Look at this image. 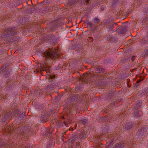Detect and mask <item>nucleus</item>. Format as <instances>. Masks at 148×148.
Listing matches in <instances>:
<instances>
[{
    "label": "nucleus",
    "mask_w": 148,
    "mask_h": 148,
    "mask_svg": "<svg viewBox=\"0 0 148 148\" xmlns=\"http://www.w3.org/2000/svg\"><path fill=\"white\" fill-rule=\"evenodd\" d=\"M100 22V20L97 18H95L93 19V22L95 23H98Z\"/></svg>",
    "instance_id": "412c9836"
},
{
    "label": "nucleus",
    "mask_w": 148,
    "mask_h": 148,
    "mask_svg": "<svg viewBox=\"0 0 148 148\" xmlns=\"http://www.w3.org/2000/svg\"><path fill=\"white\" fill-rule=\"evenodd\" d=\"M53 130V128H48L46 131L47 132V134H51L52 133V131Z\"/></svg>",
    "instance_id": "a211bd4d"
},
{
    "label": "nucleus",
    "mask_w": 148,
    "mask_h": 148,
    "mask_svg": "<svg viewBox=\"0 0 148 148\" xmlns=\"http://www.w3.org/2000/svg\"><path fill=\"white\" fill-rule=\"evenodd\" d=\"M64 24V23L60 21H56L55 22H52L51 23V25H49L48 27L50 30L51 31L53 30L54 29L57 28L58 26H60Z\"/></svg>",
    "instance_id": "7ed1b4c3"
},
{
    "label": "nucleus",
    "mask_w": 148,
    "mask_h": 148,
    "mask_svg": "<svg viewBox=\"0 0 148 148\" xmlns=\"http://www.w3.org/2000/svg\"><path fill=\"white\" fill-rule=\"evenodd\" d=\"M4 97H5V96L4 95L0 94V99H4Z\"/></svg>",
    "instance_id": "bb28decb"
},
{
    "label": "nucleus",
    "mask_w": 148,
    "mask_h": 148,
    "mask_svg": "<svg viewBox=\"0 0 148 148\" xmlns=\"http://www.w3.org/2000/svg\"><path fill=\"white\" fill-rule=\"evenodd\" d=\"M27 148H32V147L29 146V147H27Z\"/></svg>",
    "instance_id": "f704fd0d"
},
{
    "label": "nucleus",
    "mask_w": 148,
    "mask_h": 148,
    "mask_svg": "<svg viewBox=\"0 0 148 148\" xmlns=\"http://www.w3.org/2000/svg\"><path fill=\"white\" fill-rule=\"evenodd\" d=\"M59 98V97H57L55 99V101L56 102H58V99Z\"/></svg>",
    "instance_id": "7c9ffc66"
},
{
    "label": "nucleus",
    "mask_w": 148,
    "mask_h": 148,
    "mask_svg": "<svg viewBox=\"0 0 148 148\" xmlns=\"http://www.w3.org/2000/svg\"><path fill=\"white\" fill-rule=\"evenodd\" d=\"M102 9H104L105 8V6H102Z\"/></svg>",
    "instance_id": "c9c22d12"
},
{
    "label": "nucleus",
    "mask_w": 148,
    "mask_h": 148,
    "mask_svg": "<svg viewBox=\"0 0 148 148\" xmlns=\"http://www.w3.org/2000/svg\"><path fill=\"white\" fill-rule=\"evenodd\" d=\"M16 29H17L15 27H8L6 28L5 30L6 33L5 35V37H8L16 35L17 33H18Z\"/></svg>",
    "instance_id": "f03ea898"
},
{
    "label": "nucleus",
    "mask_w": 148,
    "mask_h": 148,
    "mask_svg": "<svg viewBox=\"0 0 148 148\" xmlns=\"http://www.w3.org/2000/svg\"><path fill=\"white\" fill-rule=\"evenodd\" d=\"M90 76L87 73H84L81 77L82 82L88 84L89 83Z\"/></svg>",
    "instance_id": "20e7f679"
},
{
    "label": "nucleus",
    "mask_w": 148,
    "mask_h": 148,
    "mask_svg": "<svg viewBox=\"0 0 148 148\" xmlns=\"http://www.w3.org/2000/svg\"><path fill=\"white\" fill-rule=\"evenodd\" d=\"M87 137V134L85 131H83L79 134L78 138L81 139L82 138H85Z\"/></svg>",
    "instance_id": "9b49d317"
},
{
    "label": "nucleus",
    "mask_w": 148,
    "mask_h": 148,
    "mask_svg": "<svg viewBox=\"0 0 148 148\" xmlns=\"http://www.w3.org/2000/svg\"><path fill=\"white\" fill-rule=\"evenodd\" d=\"M44 53L45 57L47 60H54L58 54V52H56V49L54 50L49 49Z\"/></svg>",
    "instance_id": "f257e3e1"
},
{
    "label": "nucleus",
    "mask_w": 148,
    "mask_h": 148,
    "mask_svg": "<svg viewBox=\"0 0 148 148\" xmlns=\"http://www.w3.org/2000/svg\"><path fill=\"white\" fill-rule=\"evenodd\" d=\"M5 67L6 66L5 65L3 66L1 69V71H4V69L5 68Z\"/></svg>",
    "instance_id": "c85d7f7f"
},
{
    "label": "nucleus",
    "mask_w": 148,
    "mask_h": 148,
    "mask_svg": "<svg viewBox=\"0 0 148 148\" xmlns=\"http://www.w3.org/2000/svg\"><path fill=\"white\" fill-rule=\"evenodd\" d=\"M84 3L85 5H88L89 4L91 3V1L90 0H83Z\"/></svg>",
    "instance_id": "6ab92c4d"
},
{
    "label": "nucleus",
    "mask_w": 148,
    "mask_h": 148,
    "mask_svg": "<svg viewBox=\"0 0 148 148\" xmlns=\"http://www.w3.org/2000/svg\"><path fill=\"white\" fill-rule=\"evenodd\" d=\"M147 129L146 128H141L138 130V135L143 136L146 132Z\"/></svg>",
    "instance_id": "9d476101"
},
{
    "label": "nucleus",
    "mask_w": 148,
    "mask_h": 148,
    "mask_svg": "<svg viewBox=\"0 0 148 148\" xmlns=\"http://www.w3.org/2000/svg\"><path fill=\"white\" fill-rule=\"evenodd\" d=\"M134 115L135 116L138 117L139 116V114L138 112H136L134 113Z\"/></svg>",
    "instance_id": "b1692460"
},
{
    "label": "nucleus",
    "mask_w": 148,
    "mask_h": 148,
    "mask_svg": "<svg viewBox=\"0 0 148 148\" xmlns=\"http://www.w3.org/2000/svg\"><path fill=\"white\" fill-rule=\"evenodd\" d=\"M140 82L141 80L139 79L137 80V81L136 82V83L137 84H138V83H139Z\"/></svg>",
    "instance_id": "2f4dec72"
},
{
    "label": "nucleus",
    "mask_w": 148,
    "mask_h": 148,
    "mask_svg": "<svg viewBox=\"0 0 148 148\" xmlns=\"http://www.w3.org/2000/svg\"><path fill=\"white\" fill-rule=\"evenodd\" d=\"M95 70V72L97 73H100L102 70V69L100 67H98L96 68Z\"/></svg>",
    "instance_id": "aec40b11"
},
{
    "label": "nucleus",
    "mask_w": 148,
    "mask_h": 148,
    "mask_svg": "<svg viewBox=\"0 0 148 148\" xmlns=\"http://www.w3.org/2000/svg\"><path fill=\"white\" fill-rule=\"evenodd\" d=\"M11 114L10 112H6L4 115L3 118L2 119V121H5L6 120L9 119H10L11 118Z\"/></svg>",
    "instance_id": "6e6552de"
},
{
    "label": "nucleus",
    "mask_w": 148,
    "mask_h": 148,
    "mask_svg": "<svg viewBox=\"0 0 148 148\" xmlns=\"http://www.w3.org/2000/svg\"><path fill=\"white\" fill-rule=\"evenodd\" d=\"M87 24V25L88 26L90 27H93V24H92V23H91L90 22L88 23Z\"/></svg>",
    "instance_id": "393cba45"
},
{
    "label": "nucleus",
    "mask_w": 148,
    "mask_h": 148,
    "mask_svg": "<svg viewBox=\"0 0 148 148\" xmlns=\"http://www.w3.org/2000/svg\"><path fill=\"white\" fill-rule=\"evenodd\" d=\"M126 29L125 27H121L118 30V32L120 34H123L126 32Z\"/></svg>",
    "instance_id": "2eb2a0df"
},
{
    "label": "nucleus",
    "mask_w": 148,
    "mask_h": 148,
    "mask_svg": "<svg viewBox=\"0 0 148 148\" xmlns=\"http://www.w3.org/2000/svg\"><path fill=\"white\" fill-rule=\"evenodd\" d=\"M108 28L109 29H110V30H112V29H113V25H109L108 27Z\"/></svg>",
    "instance_id": "cd10ccee"
},
{
    "label": "nucleus",
    "mask_w": 148,
    "mask_h": 148,
    "mask_svg": "<svg viewBox=\"0 0 148 148\" xmlns=\"http://www.w3.org/2000/svg\"><path fill=\"white\" fill-rule=\"evenodd\" d=\"M40 106H39V108H40Z\"/></svg>",
    "instance_id": "e433bc0d"
},
{
    "label": "nucleus",
    "mask_w": 148,
    "mask_h": 148,
    "mask_svg": "<svg viewBox=\"0 0 148 148\" xmlns=\"http://www.w3.org/2000/svg\"><path fill=\"white\" fill-rule=\"evenodd\" d=\"M18 130H20L19 131V132L18 133V136L19 138H24L27 136V134L25 133H24V131H23V130L21 128L20 129V128H18V129H17L16 131Z\"/></svg>",
    "instance_id": "423d86ee"
},
{
    "label": "nucleus",
    "mask_w": 148,
    "mask_h": 148,
    "mask_svg": "<svg viewBox=\"0 0 148 148\" xmlns=\"http://www.w3.org/2000/svg\"><path fill=\"white\" fill-rule=\"evenodd\" d=\"M88 38L91 42H93V39L92 37H88Z\"/></svg>",
    "instance_id": "c756f323"
},
{
    "label": "nucleus",
    "mask_w": 148,
    "mask_h": 148,
    "mask_svg": "<svg viewBox=\"0 0 148 148\" xmlns=\"http://www.w3.org/2000/svg\"><path fill=\"white\" fill-rule=\"evenodd\" d=\"M40 119L42 122H46L49 120L48 116L46 114L41 115Z\"/></svg>",
    "instance_id": "0eeeda50"
},
{
    "label": "nucleus",
    "mask_w": 148,
    "mask_h": 148,
    "mask_svg": "<svg viewBox=\"0 0 148 148\" xmlns=\"http://www.w3.org/2000/svg\"><path fill=\"white\" fill-rule=\"evenodd\" d=\"M97 120L98 121L101 122V117H100L99 115H97Z\"/></svg>",
    "instance_id": "4be33fe9"
},
{
    "label": "nucleus",
    "mask_w": 148,
    "mask_h": 148,
    "mask_svg": "<svg viewBox=\"0 0 148 148\" xmlns=\"http://www.w3.org/2000/svg\"><path fill=\"white\" fill-rule=\"evenodd\" d=\"M134 124L133 122H128L127 123H126V124H125V128L127 130L130 129L133 126H134Z\"/></svg>",
    "instance_id": "f8f14e48"
},
{
    "label": "nucleus",
    "mask_w": 148,
    "mask_h": 148,
    "mask_svg": "<svg viewBox=\"0 0 148 148\" xmlns=\"http://www.w3.org/2000/svg\"><path fill=\"white\" fill-rule=\"evenodd\" d=\"M80 143L79 142H78L77 143V145H80Z\"/></svg>",
    "instance_id": "72a5a7b5"
},
{
    "label": "nucleus",
    "mask_w": 148,
    "mask_h": 148,
    "mask_svg": "<svg viewBox=\"0 0 148 148\" xmlns=\"http://www.w3.org/2000/svg\"><path fill=\"white\" fill-rule=\"evenodd\" d=\"M45 38L49 42H54L55 41V39H54L55 37L53 35L46 36Z\"/></svg>",
    "instance_id": "1a4fd4ad"
},
{
    "label": "nucleus",
    "mask_w": 148,
    "mask_h": 148,
    "mask_svg": "<svg viewBox=\"0 0 148 148\" xmlns=\"http://www.w3.org/2000/svg\"><path fill=\"white\" fill-rule=\"evenodd\" d=\"M55 75L50 76V79H49V82H52L53 83H51L52 85L54 86V88L57 86H59L60 84L57 82L55 81Z\"/></svg>",
    "instance_id": "39448f33"
},
{
    "label": "nucleus",
    "mask_w": 148,
    "mask_h": 148,
    "mask_svg": "<svg viewBox=\"0 0 148 148\" xmlns=\"http://www.w3.org/2000/svg\"><path fill=\"white\" fill-rule=\"evenodd\" d=\"M41 68H42V70L43 71H46V72H47V71H48V68H47V67H46L45 65L43 66V65H41Z\"/></svg>",
    "instance_id": "f3484780"
},
{
    "label": "nucleus",
    "mask_w": 148,
    "mask_h": 148,
    "mask_svg": "<svg viewBox=\"0 0 148 148\" xmlns=\"http://www.w3.org/2000/svg\"><path fill=\"white\" fill-rule=\"evenodd\" d=\"M45 91H46L54 89V86L51 84L47 85L45 87Z\"/></svg>",
    "instance_id": "ddd939ff"
},
{
    "label": "nucleus",
    "mask_w": 148,
    "mask_h": 148,
    "mask_svg": "<svg viewBox=\"0 0 148 148\" xmlns=\"http://www.w3.org/2000/svg\"><path fill=\"white\" fill-rule=\"evenodd\" d=\"M19 112V111L18 110H15L14 111V115L18 114Z\"/></svg>",
    "instance_id": "a878e982"
},
{
    "label": "nucleus",
    "mask_w": 148,
    "mask_h": 148,
    "mask_svg": "<svg viewBox=\"0 0 148 148\" xmlns=\"http://www.w3.org/2000/svg\"><path fill=\"white\" fill-rule=\"evenodd\" d=\"M79 121L80 123L84 125L88 122V121L87 119L82 118L79 120Z\"/></svg>",
    "instance_id": "4468645a"
},
{
    "label": "nucleus",
    "mask_w": 148,
    "mask_h": 148,
    "mask_svg": "<svg viewBox=\"0 0 148 148\" xmlns=\"http://www.w3.org/2000/svg\"><path fill=\"white\" fill-rule=\"evenodd\" d=\"M124 146L123 143H119L115 144V148H122Z\"/></svg>",
    "instance_id": "dca6fc26"
},
{
    "label": "nucleus",
    "mask_w": 148,
    "mask_h": 148,
    "mask_svg": "<svg viewBox=\"0 0 148 148\" xmlns=\"http://www.w3.org/2000/svg\"><path fill=\"white\" fill-rule=\"evenodd\" d=\"M5 142H0V147H2L5 145Z\"/></svg>",
    "instance_id": "5701e85b"
},
{
    "label": "nucleus",
    "mask_w": 148,
    "mask_h": 148,
    "mask_svg": "<svg viewBox=\"0 0 148 148\" xmlns=\"http://www.w3.org/2000/svg\"><path fill=\"white\" fill-rule=\"evenodd\" d=\"M72 141L73 142H74V141H75V138H74L72 140Z\"/></svg>",
    "instance_id": "473e14b6"
}]
</instances>
